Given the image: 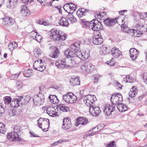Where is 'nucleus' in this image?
<instances>
[{"label":"nucleus","instance_id":"obj_11","mask_svg":"<svg viewBox=\"0 0 147 147\" xmlns=\"http://www.w3.org/2000/svg\"><path fill=\"white\" fill-rule=\"evenodd\" d=\"M88 120L87 118L84 117H79L76 119L75 126L77 127L79 125H85L88 123Z\"/></svg>","mask_w":147,"mask_h":147},{"label":"nucleus","instance_id":"obj_2","mask_svg":"<svg viewBox=\"0 0 147 147\" xmlns=\"http://www.w3.org/2000/svg\"><path fill=\"white\" fill-rule=\"evenodd\" d=\"M57 31L55 28H53L51 30L50 36L52 39L54 40H60L62 41L64 40L66 38V36L64 35L60 34V31Z\"/></svg>","mask_w":147,"mask_h":147},{"label":"nucleus","instance_id":"obj_49","mask_svg":"<svg viewBox=\"0 0 147 147\" xmlns=\"http://www.w3.org/2000/svg\"><path fill=\"white\" fill-rule=\"evenodd\" d=\"M10 106L14 108H16V105H15V99L13 98L12 101H11L10 104Z\"/></svg>","mask_w":147,"mask_h":147},{"label":"nucleus","instance_id":"obj_32","mask_svg":"<svg viewBox=\"0 0 147 147\" xmlns=\"http://www.w3.org/2000/svg\"><path fill=\"white\" fill-rule=\"evenodd\" d=\"M105 125L104 124H100L99 125H97V126L92 128V129L90 131V132H91L92 130V131H93V130H94L96 129H97L98 130H97V131H98L103 129V128L105 127Z\"/></svg>","mask_w":147,"mask_h":147},{"label":"nucleus","instance_id":"obj_28","mask_svg":"<svg viewBox=\"0 0 147 147\" xmlns=\"http://www.w3.org/2000/svg\"><path fill=\"white\" fill-rule=\"evenodd\" d=\"M107 105H108L107 107L106 105V106L103 112L107 116H109L111 114L112 111L111 107V105L110 104H107Z\"/></svg>","mask_w":147,"mask_h":147},{"label":"nucleus","instance_id":"obj_43","mask_svg":"<svg viewBox=\"0 0 147 147\" xmlns=\"http://www.w3.org/2000/svg\"><path fill=\"white\" fill-rule=\"evenodd\" d=\"M71 126V123H68V124H66L65 125H62V128L64 130H67L70 129Z\"/></svg>","mask_w":147,"mask_h":147},{"label":"nucleus","instance_id":"obj_52","mask_svg":"<svg viewBox=\"0 0 147 147\" xmlns=\"http://www.w3.org/2000/svg\"><path fill=\"white\" fill-rule=\"evenodd\" d=\"M51 109L54 110V108L53 107H48L47 109V113L49 115L50 114H51V113H50V112H51V111L52 110Z\"/></svg>","mask_w":147,"mask_h":147},{"label":"nucleus","instance_id":"obj_46","mask_svg":"<svg viewBox=\"0 0 147 147\" xmlns=\"http://www.w3.org/2000/svg\"><path fill=\"white\" fill-rule=\"evenodd\" d=\"M46 119L45 118H40L38 120H37V125L38 127H40V126H42V123H40V121H45V120H46Z\"/></svg>","mask_w":147,"mask_h":147},{"label":"nucleus","instance_id":"obj_12","mask_svg":"<svg viewBox=\"0 0 147 147\" xmlns=\"http://www.w3.org/2000/svg\"><path fill=\"white\" fill-rule=\"evenodd\" d=\"M3 24L4 25L8 26H11L14 24L15 22V20L14 19L8 17H6L3 18Z\"/></svg>","mask_w":147,"mask_h":147},{"label":"nucleus","instance_id":"obj_36","mask_svg":"<svg viewBox=\"0 0 147 147\" xmlns=\"http://www.w3.org/2000/svg\"><path fill=\"white\" fill-rule=\"evenodd\" d=\"M132 30L134 33V35L137 37L140 36L142 34V32L139 30L132 29Z\"/></svg>","mask_w":147,"mask_h":147},{"label":"nucleus","instance_id":"obj_14","mask_svg":"<svg viewBox=\"0 0 147 147\" xmlns=\"http://www.w3.org/2000/svg\"><path fill=\"white\" fill-rule=\"evenodd\" d=\"M71 85L74 86L76 85H79L80 84V80L79 77L74 76L71 78L69 80Z\"/></svg>","mask_w":147,"mask_h":147},{"label":"nucleus","instance_id":"obj_24","mask_svg":"<svg viewBox=\"0 0 147 147\" xmlns=\"http://www.w3.org/2000/svg\"><path fill=\"white\" fill-rule=\"evenodd\" d=\"M22 96H16V98H14L15 99V105H16V108H17L18 107H20L19 104L22 105V100H24V98Z\"/></svg>","mask_w":147,"mask_h":147},{"label":"nucleus","instance_id":"obj_63","mask_svg":"<svg viewBox=\"0 0 147 147\" xmlns=\"http://www.w3.org/2000/svg\"><path fill=\"white\" fill-rule=\"evenodd\" d=\"M92 102V101L91 100L90 98H88L87 101H86L85 104L87 106H88V104H90V103L91 104Z\"/></svg>","mask_w":147,"mask_h":147},{"label":"nucleus","instance_id":"obj_18","mask_svg":"<svg viewBox=\"0 0 147 147\" xmlns=\"http://www.w3.org/2000/svg\"><path fill=\"white\" fill-rule=\"evenodd\" d=\"M70 48V49H67L65 50L64 53V54L67 58H73L75 57V52H74Z\"/></svg>","mask_w":147,"mask_h":147},{"label":"nucleus","instance_id":"obj_9","mask_svg":"<svg viewBox=\"0 0 147 147\" xmlns=\"http://www.w3.org/2000/svg\"><path fill=\"white\" fill-rule=\"evenodd\" d=\"M46 63L44 60L42 59H38L36 60L34 63V65H37L38 71H42L45 69Z\"/></svg>","mask_w":147,"mask_h":147},{"label":"nucleus","instance_id":"obj_25","mask_svg":"<svg viewBox=\"0 0 147 147\" xmlns=\"http://www.w3.org/2000/svg\"><path fill=\"white\" fill-rule=\"evenodd\" d=\"M117 108L120 112L125 111L128 109L126 105L121 103L117 105Z\"/></svg>","mask_w":147,"mask_h":147},{"label":"nucleus","instance_id":"obj_51","mask_svg":"<svg viewBox=\"0 0 147 147\" xmlns=\"http://www.w3.org/2000/svg\"><path fill=\"white\" fill-rule=\"evenodd\" d=\"M115 142L114 140L111 141L109 144H107V147H114Z\"/></svg>","mask_w":147,"mask_h":147},{"label":"nucleus","instance_id":"obj_10","mask_svg":"<svg viewBox=\"0 0 147 147\" xmlns=\"http://www.w3.org/2000/svg\"><path fill=\"white\" fill-rule=\"evenodd\" d=\"M118 18H107L103 21L105 25L108 26H113L116 23H118L117 20Z\"/></svg>","mask_w":147,"mask_h":147},{"label":"nucleus","instance_id":"obj_20","mask_svg":"<svg viewBox=\"0 0 147 147\" xmlns=\"http://www.w3.org/2000/svg\"><path fill=\"white\" fill-rule=\"evenodd\" d=\"M66 62V66L67 68H71L73 67L75 64V61L74 59L72 58H67L65 59Z\"/></svg>","mask_w":147,"mask_h":147},{"label":"nucleus","instance_id":"obj_8","mask_svg":"<svg viewBox=\"0 0 147 147\" xmlns=\"http://www.w3.org/2000/svg\"><path fill=\"white\" fill-rule=\"evenodd\" d=\"M81 68L87 72L92 71L94 68V66L87 61L85 62L81 67Z\"/></svg>","mask_w":147,"mask_h":147},{"label":"nucleus","instance_id":"obj_40","mask_svg":"<svg viewBox=\"0 0 147 147\" xmlns=\"http://www.w3.org/2000/svg\"><path fill=\"white\" fill-rule=\"evenodd\" d=\"M102 12H96L95 15V19L98 20V19H99L100 20L101 18H103L104 17L103 15H102Z\"/></svg>","mask_w":147,"mask_h":147},{"label":"nucleus","instance_id":"obj_6","mask_svg":"<svg viewBox=\"0 0 147 147\" xmlns=\"http://www.w3.org/2000/svg\"><path fill=\"white\" fill-rule=\"evenodd\" d=\"M19 133H20V132L19 131L16 132V131H14L13 132L8 133L7 135V137L8 138L13 141H20L22 140L20 138V136L19 135Z\"/></svg>","mask_w":147,"mask_h":147},{"label":"nucleus","instance_id":"obj_23","mask_svg":"<svg viewBox=\"0 0 147 147\" xmlns=\"http://www.w3.org/2000/svg\"><path fill=\"white\" fill-rule=\"evenodd\" d=\"M101 112V111L100 110V108L96 106L94 108L92 109V110L91 111L90 113L94 116H98L100 114Z\"/></svg>","mask_w":147,"mask_h":147},{"label":"nucleus","instance_id":"obj_55","mask_svg":"<svg viewBox=\"0 0 147 147\" xmlns=\"http://www.w3.org/2000/svg\"><path fill=\"white\" fill-rule=\"evenodd\" d=\"M20 73L21 72H20L18 74L17 73L12 75L11 76V78H13V79L14 78H17L19 76Z\"/></svg>","mask_w":147,"mask_h":147},{"label":"nucleus","instance_id":"obj_5","mask_svg":"<svg viewBox=\"0 0 147 147\" xmlns=\"http://www.w3.org/2000/svg\"><path fill=\"white\" fill-rule=\"evenodd\" d=\"M123 100L122 96L120 93H115L112 94L111 101L113 105H118L121 103Z\"/></svg>","mask_w":147,"mask_h":147},{"label":"nucleus","instance_id":"obj_29","mask_svg":"<svg viewBox=\"0 0 147 147\" xmlns=\"http://www.w3.org/2000/svg\"><path fill=\"white\" fill-rule=\"evenodd\" d=\"M32 70L29 69L24 70L23 72L24 76L26 77H28L32 75Z\"/></svg>","mask_w":147,"mask_h":147},{"label":"nucleus","instance_id":"obj_34","mask_svg":"<svg viewBox=\"0 0 147 147\" xmlns=\"http://www.w3.org/2000/svg\"><path fill=\"white\" fill-rule=\"evenodd\" d=\"M71 97H70V102L69 103L71 104L74 103L77 100V98L76 96L74 95L72 93L70 92Z\"/></svg>","mask_w":147,"mask_h":147},{"label":"nucleus","instance_id":"obj_64","mask_svg":"<svg viewBox=\"0 0 147 147\" xmlns=\"http://www.w3.org/2000/svg\"><path fill=\"white\" fill-rule=\"evenodd\" d=\"M31 97L29 96H26V99H25V102L27 103V102H28L29 101V100L31 99Z\"/></svg>","mask_w":147,"mask_h":147},{"label":"nucleus","instance_id":"obj_19","mask_svg":"<svg viewBox=\"0 0 147 147\" xmlns=\"http://www.w3.org/2000/svg\"><path fill=\"white\" fill-rule=\"evenodd\" d=\"M111 52L113 56L116 58H117L122 55L121 52L119 49L115 47L113 48L111 50Z\"/></svg>","mask_w":147,"mask_h":147},{"label":"nucleus","instance_id":"obj_26","mask_svg":"<svg viewBox=\"0 0 147 147\" xmlns=\"http://www.w3.org/2000/svg\"><path fill=\"white\" fill-rule=\"evenodd\" d=\"M50 102L53 104H57L59 102V99L55 95H50L48 97Z\"/></svg>","mask_w":147,"mask_h":147},{"label":"nucleus","instance_id":"obj_7","mask_svg":"<svg viewBox=\"0 0 147 147\" xmlns=\"http://www.w3.org/2000/svg\"><path fill=\"white\" fill-rule=\"evenodd\" d=\"M49 49L51 52V53L49 55L50 57L56 58L59 57V50L57 47L52 46L49 47Z\"/></svg>","mask_w":147,"mask_h":147},{"label":"nucleus","instance_id":"obj_15","mask_svg":"<svg viewBox=\"0 0 147 147\" xmlns=\"http://www.w3.org/2000/svg\"><path fill=\"white\" fill-rule=\"evenodd\" d=\"M138 52L135 48H131L129 50V55L130 58L133 60H136L138 57Z\"/></svg>","mask_w":147,"mask_h":147},{"label":"nucleus","instance_id":"obj_57","mask_svg":"<svg viewBox=\"0 0 147 147\" xmlns=\"http://www.w3.org/2000/svg\"><path fill=\"white\" fill-rule=\"evenodd\" d=\"M5 112V109L3 107L2 105L0 106V114L1 115V116L3 115V114Z\"/></svg>","mask_w":147,"mask_h":147},{"label":"nucleus","instance_id":"obj_60","mask_svg":"<svg viewBox=\"0 0 147 147\" xmlns=\"http://www.w3.org/2000/svg\"><path fill=\"white\" fill-rule=\"evenodd\" d=\"M21 1L26 4L30 3L31 2V0H22Z\"/></svg>","mask_w":147,"mask_h":147},{"label":"nucleus","instance_id":"obj_21","mask_svg":"<svg viewBox=\"0 0 147 147\" xmlns=\"http://www.w3.org/2000/svg\"><path fill=\"white\" fill-rule=\"evenodd\" d=\"M138 89L135 86H133L131 88L130 92H129V96L131 98L134 97L137 94Z\"/></svg>","mask_w":147,"mask_h":147},{"label":"nucleus","instance_id":"obj_37","mask_svg":"<svg viewBox=\"0 0 147 147\" xmlns=\"http://www.w3.org/2000/svg\"><path fill=\"white\" fill-rule=\"evenodd\" d=\"M124 81L126 82L132 83L133 81L132 77L129 75H127L125 78H123Z\"/></svg>","mask_w":147,"mask_h":147},{"label":"nucleus","instance_id":"obj_47","mask_svg":"<svg viewBox=\"0 0 147 147\" xmlns=\"http://www.w3.org/2000/svg\"><path fill=\"white\" fill-rule=\"evenodd\" d=\"M70 119L68 117L64 118L63 120V123L62 125H64V124H65V123L66 122H68V123H70Z\"/></svg>","mask_w":147,"mask_h":147},{"label":"nucleus","instance_id":"obj_61","mask_svg":"<svg viewBox=\"0 0 147 147\" xmlns=\"http://www.w3.org/2000/svg\"><path fill=\"white\" fill-rule=\"evenodd\" d=\"M127 11V10H121L120 11H119V14H120V15L123 16L124 15L123 13L126 12Z\"/></svg>","mask_w":147,"mask_h":147},{"label":"nucleus","instance_id":"obj_41","mask_svg":"<svg viewBox=\"0 0 147 147\" xmlns=\"http://www.w3.org/2000/svg\"><path fill=\"white\" fill-rule=\"evenodd\" d=\"M9 113H11L12 115L13 116L17 115L20 114L19 111H17V109H16V108H14V109H12V111H10Z\"/></svg>","mask_w":147,"mask_h":147},{"label":"nucleus","instance_id":"obj_54","mask_svg":"<svg viewBox=\"0 0 147 147\" xmlns=\"http://www.w3.org/2000/svg\"><path fill=\"white\" fill-rule=\"evenodd\" d=\"M92 96L90 95H88L85 96L83 98V100L84 103H85L86 102V101H87L88 98H90Z\"/></svg>","mask_w":147,"mask_h":147},{"label":"nucleus","instance_id":"obj_48","mask_svg":"<svg viewBox=\"0 0 147 147\" xmlns=\"http://www.w3.org/2000/svg\"><path fill=\"white\" fill-rule=\"evenodd\" d=\"M107 64L110 66H113L115 64V62L114 61V59H112L109 62L108 61Z\"/></svg>","mask_w":147,"mask_h":147},{"label":"nucleus","instance_id":"obj_16","mask_svg":"<svg viewBox=\"0 0 147 147\" xmlns=\"http://www.w3.org/2000/svg\"><path fill=\"white\" fill-rule=\"evenodd\" d=\"M111 51V49L109 47H107L105 45H103L101 48L100 53L102 55H106L109 53Z\"/></svg>","mask_w":147,"mask_h":147},{"label":"nucleus","instance_id":"obj_33","mask_svg":"<svg viewBox=\"0 0 147 147\" xmlns=\"http://www.w3.org/2000/svg\"><path fill=\"white\" fill-rule=\"evenodd\" d=\"M70 92L68 93L63 96V99L66 102L69 103L70 102L69 98L71 97Z\"/></svg>","mask_w":147,"mask_h":147},{"label":"nucleus","instance_id":"obj_56","mask_svg":"<svg viewBox=\"0 0 147 147\" xmlns=\"http://www.w3.org/2000/svg\"><path fill=\"white\" fill-rule=\"evenodd\" d=\"M121 27L122 28V30L123 32H126V31H125L124 30L125 29H124V28L128 29V27L125 24V23H124L123 24H121Z\"/></svg>","mask_w":147,"mask_h":147},{"label":"nucleus","instance_id":"obj_31","mask_svg":"<svg viewBox=\"0 0 147 147\" xmlns=\"http://www.w3.org/2000/svg\"><path fill=\"white\" fill-rule=\"evenodd\" d=\"M57 107L58 108H59L61 110L63 111L67 112L69 110V107L65 106L63 104H59Z\"/></svg>","mask_w":147,"mask_h":147},{"label":"nucleus","instance_id":"obj_45","mask_svg":"<svg viewBox=\"0 0 147 147\" xmlns=\"http://www.w3.org/2000/svg\"><path fill=\"white\" fill-rule=\"evenodd\" d=\"M46 124H47L48 126V127L47 128H44V129H42V130L45 132H46L48 130L49 127V125H50L49 121L48 119H46Z\"/></svg>","mask_w":147,"mask_h":147},{"label":"nucleus","instance_id":"obj_13","mask_svg":"<svg viewBox=\"0 0 147 147\" xmlns=\"http://www.w3.org/2000/svg\"><path fill=\"white\" fill-rule=\"evenodd\" d=\"M92 41L95 45H99L103 42V39L102 36L99 34L93 37Z\"/></svg>","mask_w":147,"mask_h":147},{"label":"nucleus","instance_id":"obj_27","mask_svg":"<svg viewBox=\"0 0 147 147\" xmlns=\"http://www.w3.org/2000/svg\"><path fill=\"white\" fill-rule=\"evenodd\" d=\"M56 65L58 67H61L62 68H67L65 59L59 61L58 62L56 63Z\"/></svg>","mask_w":147,"mask_h":147},{"label":"nucleus","instance_id":"obj_42","mask_svg":"<svg viewBox=\"0 0 147 147\" xmlns=\"http://www.w3.org/2000/svg\"><path fill=\"white\" fill-rule=\"evenodd\" d=\"M41 53L40 52V49L37 48L35 49V52L34 53V55L36 57H39Z\"/></svg>","mask_w":147,"mask_h":147},{"label":"nucleus","instance_id":"obj_22","mask_svg":"<svg viewBox=\"0 0 147 147\" xmlns=\"http://www.w3.org/2000/svg\"><path fill=\"white\" fill-rule=\"evenodd\" d=\"M59 24L62 26H66L67 27L69 25V23L67 19L65 18L62 17L59 21Z\"/></svg>","mask_w":147,"mask_h":147},{"label":"nucleus","instance_id":"obj_30","mask_svg":"<svg viewBox=\"0 0 147 147\" xmlns=\"http://www.w3.org/2000/svg\"><path fill=\"white\" fill-rule=\"evenodd\" d=\"M8 46L9 47V49L10 51H12L14 49L18 47V44L17 42L15 41L9 44L8 45Z\"/></svg>","mask_w":147,"mask_h":147},{"label":"nucleus","instance_id":"obj_59","mask_svg":"<svg viewBox=\"0 0 147 147\" xmlns=\"http://www.w3.org/2000/svg\"><path fill=\"white\" fill-rule=\"evenodd\" d=\"M115 84H117V89H121L122 86L118 81H116Z\"/></svg>","mask_w":147,"mask_h":147},{"label":"nucleus","instance_id":"obj_35","mask_svg":"<svg viewBox=\"0 0 147 147\" xmlns=\"http://www.w3.org/2000/svg\"><path fill=\"white\" fill-rule=\"evenodd\" d=\"M12 98L10 96H6L4 97L3 100L4 101L5 104V105H9L11 102Z\"/></svg>","mask_w":147,"mask_h":147},{"label":"nucleus","instance_id":"obj_17","mask_svg":"<svg viewBox=\"0 0 147 147\" xmlns=\"http://www.w3.org/2000/svg\"><path fill=\"white\" fill-rule=\"evenodd\" d=\"M89 10L84 8L79 9L76 12V14L79 18L86 15V13L89 12Z\"/></svg>","mask_w":147,"mask_h":147},{"label":"nucleus","instance_id":"obj_1","mask_svg":"<svg viewBox=\"0 0 147 147\" xmlns=\"http://www.w3.org/2000/svg\"><path fill=\"white\" fill-rule=\"evenodd\" d=\"M83 26L91 29L93 31H97L102 30L103 26L101 22L96 19H93L90 22L87 21L86 19H80Z\"/></svg>","mask_w":147,"mask_h":147},{"label":"nucleus","instance_id":"obj_50","mask_svg":"<svg viewBox=\"0 0 147 147\" xmlns=\"http://www.w3.org/2000/svg\"><path fill=\"white\" fill-rule=\"evenodd\" d=\"M94 104V102H91V104L90 103V104H88V106L89 107V112L90 113L91 111L92 110V109L94 108L95 107H96L95 105L94 106L93 105Z\"/></svg>","mask_w":147,"mask_h":147},{"label":"nucleus","instance_id":"obj_39","mask_svg":"<svg viewBox=\"0 0 147 147\" xmlns=\"http://www.w3.org/2000/svg\"><path fill=\"white\" fill-rule=\"evenodd\" d=\"M90 51H85L84 53H83V57L82 58V60H84L87 59L90 56Z\"/></svg>","mask_w":147,"mask_h":147},{"label":"nucleus","instance_id":"obj_44","mask_svg":"<svg viewBox=\"0 0 147 147\" xmlns=\"http://www.w3.org/2000/svg\"><path fill=\"white\" fill-rule=\"evenodd\" d=\"M16 86L18 89L21 88L22 87V82L20 81H17L16 83Z\"/></svg>","mask_w":147,"mask_h":147},{"label":"nucleus","instance_id":"obj_58","mask_svg":"<svg viewBox=\"0 0 147 147\" xmlns=\"http://www.w3.org/2000/svg\"><path fill=\"white\" fill-rule=\"evenodd\" d=\"M70 5H75V4L72 3H68L64 5L63 7V8L64 10H65V7L66 6L67 7H69L70 6Z\"/></svg>","mask_w":147,"mask_h":147},{"label":"nucleus","instance_id":"obj_4","mask_svg":"<svg viewBox=\"0 0 147 147\" xmlns=\"http://www.w3.org/2000/svg\"><path fill=\"white\" fill-rule=\"evenodd\" d=\"M34 103L36 105H40L45 102V96L42 93H39L38 94L34 95L32 98Z\"/></svg>","mask_w":147,"mask_h":147},{"label":"nucleus","instance_id":"obj_53","mask_svg":"<svg viewBox=\"0 0 147 147\" xmlns=\"http://www.w3.org/2000/svg\"><path fill=\"white\" fill-rule=\"evenodd\" d=\"M17 0H9V2L12 3V5L13 7H15L17 4Z\"/></svg>","mask_w":147,"mask_h":147},{"label":"nucleus","instance_id":"obj_3","mask_svg":"<svg viewBox=\"0 0 147 147\" xmlns=\"http://www.w3.org/2000/svg\"><path fill=\"white\" fill-rule=\"evenodd\" d=\"M80 42H76L71 45V48L75 52V57H78L82 60V58H83L84 56L83 53L80 52Z\"/></svg>","mask_w":147,"mask_h":147},{"label":"nucleus","instance_id":"obj_62","mask_svg":"<svg viewBox=\"0 0 147 147\" xmlns=\"http://www.w3.org/2000/svg\"><path fill=\"white\" fill-rule=\"evenodd\" d=\"M45 88V86L44 85L41 86L39 87V93H42V91L43 90L44 88Z\"/></svg>","mask_w":147,"mask_h":147},{"label":"nucleus","instance_id":"obj_38","mask_svg":"<svg viewBox=\"0 0 147 147\" xmlns=\"http://www.w3.org/2000/svg\"><path fill=\"white\" fill-rule=\"evenodd\" d=\"M66 18L68 19L71 22H75L77 21L76 19L72 14H71V13L67 15Z\"/></svg>","mask_w":147,"mask_h":147}]
</instances>
